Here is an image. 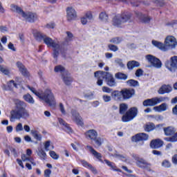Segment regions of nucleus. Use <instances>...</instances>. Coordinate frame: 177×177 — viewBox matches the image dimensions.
Wrapping results in <instances>:
<instances>
[{
  "mask_svg": "<svg viewBox=\"0 0 177 177\" xmlns=\"http://www.w3.org/2000/svg\"><path fill=\"white\" fill-rule=\"evenodd\" d=\"M15 106L17 110H12L10 111V121H13V120H20L21 118L26 119L30 117L28 111L26 109V107H27L26 102L20 100H16Z\"/></svg>",
  "mask_w": 177,
  "mask_h": 177,
  "instance_id": "f257e3e1",
  "label": "nucleus"
},
{
  "mask_svg": "<svg viewBox=\"0 0 177 177\" xmlns=\"http://www.w3.org/2000/svg\"><path fill=\"white\" fill-rule=\"evenodd\" d=\"M120 114H123L122 116V122H129L132 121L138 115V108L133 106L128 110V105L126 103H122L119 106Z\"/></svg>",
  "mask_w": 177,
  "mask_h": 177,
  "instance_id": "f03ea898",
  "label": "nucleus"
},
{
  "mask_svg": "<svg viewBox=\"0 0 177 177\" xmlns=\"http://www.w3.org/2000/svg\"><path fill=\"white\" fill-rule=\"evenodd\" d=\"M28 88L32 93H34V95H35V96H37L40 100H43L48 105L52 106L53 103H55V95H53L52 90L46 88L44 90V93H39L32 86H28Z\"/></svg>",
  "mask_w": 177,
  "mask_h": 177,
  "instance_id": "7ed1b4c3",
  "label": "nucleus"
},
{
  "mask_svg": "<svg viewBox=\"0 0 177 177\" xmlns=\"http://www.w3.org/2000/svg\"><path fill=\"white\" fill-rule=\"evenodd\" d=\"M131 19H132V13L128 12H122L113 17L112 24L115 27H118V28H122V25L124 23L131 22Z\"/></svg>",
  "mask_w": 177,
  "mask_h": 177,
  "instance_id": "20e7f679",
  "label": "nucleus"
},
{
  "mask_svg": "<svg viewBox=\"0 0 177 177\" xmlns=\"http://www.w3.org/2000/svg\"><path fill=\"white\" fill-rule=\"evenodd\" d=\"M10 8L12 12H17V13H19V15H21L22 17L26 19L28 23H35V21L38 20V15L37 13L32 12L26 13V12H24L21 8L15 4H11Z\"/></svg>",
  "mask_w": 177,
  "mask_h": 177,
  "instance_id": "39448f33",
  "label": "nucleus"
},
{
  "mask_svg": "<svg viewBox=\"0 0 177 177\" xmlns=\"http://www.w3.org/2000/svg\"><path fill=\"white\" fill-rule=\"evenodd\" d=\"M84 136L88 140H91V145L94 147H100L103 145L104 140L102 138L97 137V131L95 129H90L84 133Z\"/></svg>",
  "mask_w": 177,
  "mask_h": 177,
  "instance_id": "423d86ee",
  "label": "nucleus"
},
{
  "mask_svg": "<svg viewBox=\"0 0 177 177\" xmlns=\"http://www.w3.org/2000/svg\"><path fill=\"white\" fill-rule=\"evenodd\" d=\"M99 75H104L103 78H104L108 86L113 87V86H115V85H117L115 79L111 75V73H110L109 72L102 71H97L94 73L95 77H99Z\"/></svg>",
  "mask_w": 177,
  "mask_h": 177,
  "instance_id": "0eeeda50",
  "label": "nucleus"
},
{
  "mask_svg": "<svg viewBox=\"0 0 177 177\" xmlns=\"http://www.w3.org/2000/svg\"><path fill=\"white\" fill-rule=\"evenodd\" d=\"M54 71L55 73H61L62 76V80L66 85H71L73 82V77L70 75V74L66 73V75L63 74V73H66V68L62 65L56 66L54 68Z\"/></svg>",
  "mask_w": 177,
  "mask_h": 177,
  "instance_id": "6e6552de",
  "label": "nucleus"
},
{
  "mask_svg": "<svg viewBox=\"0 0 177 177\" xmlns=\"http://www.w3.org/2000/svg\"><path fill=\"white\" fill-rule=\"evenodd\" d=\"M136 164L138 168H141V169H145V171H148L150 172L151 171V164L149 163L147 160H145L143 158L134 157Z\"/></svg>",
  "mask_w": 177,
  "mask_h": 177,
  "instance_id": "1a4fd4ad",
  "label": "nucleus"
},
{
  "mask_svg": "<svg viewBox=\"0 0 177 177\" xmlns=\"http://www.w3.org/2000/svg\"><path fill=\"white\" fill-rule=\"evenodd\" d=\"M165 98L162 97H155L150 99L145 100L142 102V105L144 107H154V106H157L161 102H164Z\"/></svg>",
  "mask_w": 177,
  "mask_h": 177,
  "instance_id": "9d476101",
  "label": "nucleus"
},
{
  "mask_svg": "<svg viewBox=\"0 0 177 177\" xmlns=\"http://www.w3.org/2000/svg\"><path fill=\"white\" fill-rule=\"evenodd\" d=\"M145 58L152 67H154L155 68H161V67H162V62H161V60L156 56L147 55Z\"/></svg>",
  "mask_w": 177,
  "mask_h": 177,
  "instance_id": "9b49d317",
  "label": "nucleus"
},
{
  "mask_svg": "<svg viewBox=\"0 0 177 177\" xmlns=\"http://www.w3.org/2000/svg\"><path fill=\"white\" fill-rule=\"evenodd\" d=\"M146 140H149V134L145 133H138L131 137V141L135 143H138V142H146Z\"/></svg>",
  "mask_w": 177,
  "mask_h": 177,
  "instance_id": "f8f14e48",
  "label": "nucleus"
},
{
  "mask_svg": "<svg viewBox=\"0 0 177 177\" xmlns=\"http://www.w3.org/2000/svg\"><path fill=\"white\" fill-rule=\"evenodd\" d=\"M135 15L139 20H140L141 23H144L145 24H149L150 21H151L152 19L151 17L149 15H146L145 14H142V12L139 11H136Z\"/></svg>",
  "mask_w": 177,
  "mask_h": 177,
  "instance_id": "ddd939ff",
  "label": "nucleus"
},
{
  "mask_svg": "<svg viewBox=\"0 0 177 177\" xmlns=\"http://www.w3.org/2000/svg\"><path fill=\"white\" fill-rule=\"evenodd\" d=\"M71 114L73 118V120L77 125H78V127H84V120L82 119V117L80 115V113L75 110H72Z\"/></svg>",
  "mask_w": 177,
  "mask_h": 177,
  "instance_id": "4468645a",
  "label": "nucleus"
},
{
  "mask_svg": "<svg viewBox=\"0 0 177 177\" xmlns=\"http://www.w3.org/2000/svg\"><path fill=\"white\" fill-rule=\"evenodd\" d=\"M43 41L44 43L48 46V48H57V49H60V44L55 42V40H53L52 38L46 35Z\"/></svg>",
  "mask_w": 177,
  "mask_h": 177,
  "instance_id": "2eb2a0df",
  "label": "nucleus"
},
{
  "mask_svg": "<svg viewBox=\"0 0 177 177\" xmlns=\"http://www.w3.org/2000/svg\"><path fill=\"white\" fill-rule=\"evenodd\" d=\"M122 93L123 96L124 100H128L129 99H131V97H133L135 95V90L134 88H123L122 90Z\"/></svg>",
  "mask_w": 177,
  "mask_h": 177,
  "instance_id": "dca6fc26",
  "label": "nucleus"
},
{
  "mask_svg": "<svg viewBox=\"0 0 177 177\" xmlns=\"http://www.w3.org/2000/svg\"><path fill=\"white\" fill-rule=\"evenodd\" d=\"M66 17L68 21H73L77 19V12L73 7H68L66 8Z\"/></svg>",
  "mask_w": 177,
  "mask_h": 177,
  "instance_id": "f3484780",
  "label": "nucleus"
},
{
  "mask_svg": "<svg viewBox=\"0 0 177 177\" xmlns=\"http://www.w3.org/2000/svg\"><path fill=\"white\" fill-rule=\"evenodd\" d=\"M149 146L151 149H153V150H157V149H160L164 146V141L160 138L153 139L150 142Z\"/></svg>",
  "mask_w": 177,
  "mask_h": 177,
  "instance_id": "a211bd4d",
  "label": "nucleus"
},
{
  "mask_svg": "<svg viewBox=\"0 0 177 177\" xmlns=\"http://www.w3.org/2000/svg\"><path fill=\"white\" fill-rule=\"evenodd\" d=\"M17 67L19 68L23 77H26V78H28V77H30V72H28V70H27V68H26V66H24L23 63L17 62Z\"/></svg>",
  "mask_w": 177,
  "mask_h": 177,
  "instance_id": "6ab92c4d",
  "label": "nucleus"
},
{
  "mask_svg": "<svg viewBox=\"0 0 177 177\" xmlns=\"http://www.w3.org/2000/svg\"><path fill=\"white\" fill-rule=\"evenodd\" d=\"M111 96L112 99L115 100L116 102H122L124 100L122 90H121L120 91L118 90L113 91L111 93Z\"/></svg>",
  "mask_w": 177,
  "mask_h": 177,
  "instance_id": "aec40b11",
  "label": "nucleus"
},
{
  "mask_svg": "<svg viewBox=\"0 0 177 177\" xmlns=\"http://www.w3.org/2000/svg\"><path fill=\"white\" fill-rule=\"evenodd\" d=\"M86 149H88V151H90V153H91L92 155L94 157H95L97 158V160H98V161H100V162H103V160H102V153L95 151V149H93V147H92L91 145H87Z\"/></svg>",
  "mask_w": 177,
  "mask_h": 177,
  "instance_id": "412c9836",
  "label": "nucleus"
},
{
  "mask_svg": "<svg viewBox=\"0 0 177 177\" xmlns=\"http://www.w3.org/2000/svg\"><path fill=\"white\" fill-rule=\"evenodd\" d=\"M165 44L169 48H175L177 44L176 39L174 36H168L165 39Z\"/></svg>",
  "mask_w": 177,
  "mask_h": 177,
  "instance_id": "4be33fe9",
  "label": "nucleus"
},
{
  "mask_svg": "<svg viewBox=\"0 0 177 177\" xmlns=\"http://www.w3.org/2000/svg\"><path fill=\"white\" fill-rule=\"evenodd\" d=\"M171 91L172 87L170 85L164 84L159 88L158 94L165 95V93H169Z\"/></svg>",
  "mask_w": 177,
  "mask_h": 177,
  "instance_id": "5701e85b",
  "label": "nucleus"
},
{
  "mask_svg": "<svg viewBox=\"0 0 177 177\" xmlns=\"http://www.w3.org/2000/svg\"><path fill=\"white\" fill-rule=\"evenodd\" d=\"M104 161L106 164V165H108V167H110V169L112 171H114L115 172H122V170H121L120 169H118V167H117V165H115V163L111 162L110 160H109L107 159H104Z\"/></svg>",
  "mask_w": 177,
  "mask_h": 177,
  "instance_id": "b1692460",
  "label": "nucleus"
},
{
  "mask_svg": "<svg viewBox=\"0 0 177 177\" xmlns=\"http://www.w3.org/2000/svg\"><path fill=\"white\" fill-rule=\"evenodd\" d=\"M80 162L82 165V167H84V168H88V169H90L93 174H97V170L96 168L93 167L92 165H91L89 162H88L86 160H80Z\"/></svg>",
  "mask_w": 177,
  "mask_h": 177,
  "instance_id": "393cba45",
  "label": "nucleus"
},
{
  "mask_svg": "<svg viewBox=\"0 0 177 177\" xmlns=\"http://www.w3.org/2000/svg\"><path fill=\"white\" fill-rule=\"evenodd\" d=\"M92 20L93 19V15H92V12L88 11L85 13V17L81 18V23L83 26H85L86 23H88V20Z\"/></svg>",
  "mask_w": 177,
  "mask_h": 177,
  "instance_id": "a878e982",
  "label": "nucleus"
},
{
  "mask_svg": "<svg viewBox=\"0 0 177 177\" xmlns=\"http://www.w3.org/2000/svg\"><path fill=\"white\" fill-rule=\"evenodd\" d=\"M21 158L24 162H26V161H29L30 164L33 165V167H35V165H37V162H35V160L32 157H28L27 155L23 153L21 156Z\"/></svg>",
  "mask_w": 177,
  "mask_h": 177,
  "instance_id": "bb28decb",
  "label": "nucleus"
},
{
  "mask_svg": "<svg viewBox=\"0 0 177 177\" xmlns=\"http://www.w3.org/2000/svg\"><path fill=\"white\" fill-rule=\"evenodd\" d=\"M33 37L36 41L38 42H42L44 39H45V37H46V35L43 34L41 32H36L33 33Z\"/></svg>",
  "mask_w": 177,
  "mask_h": 177,
  "instance_id": "cd10ccee",
  "label": "nucleus"
},
{
  "mask_svg": "<svg viewBox=\"0 0 177 177\" xmlns=\"http://www.w3.org/2000/svg\"><path fill=\"white\" fill-rule=\"evenodd\" d=\"M140 66V63L138 61L132 60L129 61L127 62V68L128 70H133L136 67H139Z\"/></svg>",
  "mask_w": 177,
  "mask_h": 177,
  "instance_id": "c85d7f7f",
  "label": "nucleus"
},
{
  "mask_svg": "<svg viewBox=\"0 0 177 177\" xmlns=\"http://www.w3.org/2000/svg\"><path fill=\"white\" fill-rule=\"evenodd\" d=\"M115 78L120 81H127L128 80V75L122 72H118L115 74Z\"/></svg>",
  "mask_w": 177,
  "mask_h": 177,
  "instance_id": "c756f323",
  "label": "nucleus"
},
{
  "mask_svg": "<svg viewBox=\"0 0 177 177\" xmlns=\"http://www.w3.org/2000/svg\"><path fill=\"white\" fill-rule=\"evenodd\" d=\"M156 129V124L153 122H149L144 126V130L145 132H151Z\"/></svg>",
  "mask_w": 177,
  "mask_h": 177,
  "instance_id": "7c9ffc66",
  "label": "nucleus"
},
{
  "mask_svg": "<svg viewBox=\"0 0 177 177\" xmlns=\"http://www.w3.org/2000/svg\"><path fill=\"white\" fill-rule=\"evenodd\" d=\"M23 97L25 102H27L30 104H34V103H35L34 98L32 97V96H31V95H30V93L24 95Z\"/></svg>",
  "mask_w": 177,
  "mask_h": 177,
  "instance_id": "2f4dec72",
  "label": "nucleus"
},
{
  "mask_svg": "<svg viewBox=\"0 0 177 177\" xmlns=\"http://www.w3.org/2000/svg\"><path fill=\"white\" fill-rule=\"evenodd\" d=\"M99 19L101 20V21L107 23V21H109V15H107L106 12H102L100 13Z\"/></svg>",
  "mask_w": 177,
  "mask_h": 177,
  "instance_id": "473e14b6",
  "label": "nucleus"
},
{
  "mask_svg": "<svg viewBox=\"0 0 177 177\" xmlns=\"http://www.w3.org/2000/svg\"><path fill=\"white\" fill-rule=\"evenodd\" d=\"M152 44L153 45V46L158 48V49H160L161 50H164V49H165V46L164 45V44L160 41L152 40Z\"/></svg>",
  "mask_w": 177,
  "mask_h": 177,
  "instance_id": "72a5a7b5",
  "label": "nucleus"
},
{
  "mask_svg": "<svg viewBox=\"0 0 177 177\" xmlns=\"http://www.w3.org/2000/svg\"><path fill=\"white\" fill-rule=\"evenodd\" d=\"M153 110H156V111H159V112L165 111L167 110V104L163 103L159 106H154Z\"/></svg>",
  "mask_w": 177,
  "mask_h": 177,
  "instance_id": "f704fd0d",
  "label": "nucleus"
},
{
  "mask_svg": "<svg viewBox=\"0 0 177 177\" xmlns=\"http://www.w3.org/2000/svg\"><path fill=\"white\" fill-rule=\"evenodd\" d=\"M37 155L39 157H40V160L42 161H45V160L47 158L46 152H45V151H44L42 149L39 150Z\"/></svg>",
  "mask_w": 177,
  "mask_h": 177,
  "instance_id": "c9c22d12",
  "label": "nucleus"
},
{
  "mask_svg": "<svg viewBox=\"0 0 177 177\" xmlns=\"http://www.w3.org/2000/svg\"><path fill=\"white\" fill-rule=\"evenodd\" d=\"M126 83L127 84V85H129V86H133L134 88L136 86H139V82L133 79L127 80Z\"/></svg>",
  "mask_w": 177,
  "mask_h": 177,
  "instance_id": "e433bc0d",
  "label": "nucleus"
},
{
  "mask_svg": "<svg viewBox=\"0 0 177 177\" xmlns=\"http://www.w3.org/2000/svg\"><path fill=\"white\" fill-rule=\"evenodd\" d=\"M13 86L17 88V83L15 82V80H10L9 82L7 83V89H8V91H12Z\"/></svg>",
  "mask_w": 177,
  "mask_h": 177,
  "instance_id": "4c0bfd02",
  "label": "nucleus"
},
{
  "mask_svg": "<svg viewBox=\"0 0 177 177\" xmlns=\"http://www.w3.org/2000/svg\"><path fill=\"white\" fill-rule=\"evenodd\" d=\"M152 2L156 5V6H160V8H162V6H165V0H152Z\"/></svg>",
  "mask_w": 177,
  "mask_h": 177,
  "instance_id": "58836bf2",
  "label": "nucleus"
},
{
  "mask_svg": "<svg viewBox=\"0 0 177 177\" xmlns=\"http://www.w3.org/2000/svg\"><path fill=\"white\" fill-rule=\"evenodd\" d=\"M32 136L36 140L41 141L42 139V136L41 134L38 133L37 131H32Z\"/></svg>",
  "mask_w": 177,
  "mask_h": 177,
  "instance_id": "ea45409f",
  "label": "nucleus"
},
{
  "mask_svg": "<svg viewBox=\"0 0 177 177\" xmlns=\"http://www.w3.org/2000/svg\"><path fill=\"white\" fill-rule=\"evenodd\" d=\"M122 41V39H120V37H113L112 38L109 42H111V44H115V45H118V44H121V41Z\"/></svg>",
  "mask_w": 177,
  "mask_h": 177,
  "instance_id": "a19ab883",
  "label": "nucleus"
},
{
  "mask_svg": "<svg viewBox=\"0 0 177 177\" xmlns=\"http://www.w3.org/2000/svg\"><path fill=\"white\" fill-rule=\"evenodd\" d=\"M49 154L53 160H59V154L56 153L55 151H50Z\"/></svg>",
  "mask_w": 177,
  "mask_h": 177,
  "instance_id": "79ce46f5",
  "label": "nucleus"
},
{
  "mask_svg": "<svg viewBox=\"0 0 177 177\" xmlns=\"http://www.w3.org/2000/svg\"><path fill=\"white\" fill-rule=\"evenodd\" d=\"M0 71L5 75H9L10 74V71L8 68H3L2 65H0Z\"/></svg>",
  "mask_w": 177,
  "mask_h": 177,
  "instance_id": "37998d69",
  "label": "nucleus"
},
{
  "mask_svg": "<svg viewBox=\"0 0 177 177\" xmlns=\"http://www.w3.org/2000/svg\"><path fill=\"white\" fill-rule=\"evenodd\" d=\"M162 167H164V168H171V162L168 160H164L162 162Z\"/></svg>",
  "mask_w": 177,
  "mask_h": 177,
  "instance_id": "c03bdc74",
  "label": "nucleus"
},
{
  "mask_svg": "<svg viewBox=\"0 0 177 177\" xmlns=\"http://www.w3.org/2000/svg\"><path fill=\"white\" fill-rule=\"evenodd\" d=\"M102 77L103 78L104 75H99L98 77H95V78H97V85H98V86H102V85H103V80L100 79Z\"/></svg>",
  "mask_w": 177,
  "mask_h": 177,
  "instance_id": "a18cd8bd",
  "label": "nucleus"
},
{
  "mask_svg": "<svg viewBox=\"0 0 177 177\" xmlns=\"http://www.w3.org/2000/svg\"><path fill=\"white\" fill-rule=\"evenodd\" d=\"M115 62L116 63V64H118V66L122 68H124L125 67V64H124V62H122V59L118 58L115 60Z\"/></svg>",
  "mask_w": 177,
  "mask_h": 177,
  "instance_id": "49530a36",
  "label": "nucleus"
},
{
  "mask_svg": "<svg viewBox=\"0 0 177 177\" xmlns=\"http://www.w3.org/2000/svg\"><path fill=\"white\" fill-rule=\"evenodd\" d=\"M108 48L109 50H111L112 52H117V50H118V46L114 44H109Z\"/></svg>",
  "mask_w": 177,
  "mask_h": 177,
  "instance_id": "de8ad7c7",
  "label": "nucleus"
},
{
  "mask_svg": "<svg viewBox=\"0 0 177 177\" xmlns=\"http://www.w3.org/2000/svg\"><path fill=\"white\" fill-rule=\"evenodd\" d=\"M102 99H103V100H104V102L105 103H107V102L111 101V96L107 95H104L102 96Z\"/></svg>",
  "mask_w": 177,
  "mask_h": 177,
  "instance_id": "09e8293b",
  "label": "nucleus"
},
{
  "mask_svg": "<svg viewBox=\"0 0 177 177\" xmlns=\"http://www.w3.org/2000/svg\"><path fill=\"white\" fill-rule=\"evenodd\" d=\"M53 56L54 59H57V57H59V50L57 49V48H53Z\"/></svg>",
  "mask_w": 177,
  "mask_h": 177,
  "instance_id": "8fccbe9b",
  "label": "nucleus"
},
{
  "mask_svg": "<svg viewBox=\"0 0 177 177\" xmlns=\"http://www.w3.org/2000/svg\"><path fill=\"white\" fill-rule=\"evenodd\" d=\"M71 39L68 38V37H65L64 39V41H63L62 44H61V46H64L66 45H68V42H71Z\"/></svg>",
  "mask_w": 177,
  "mask_h": 177,
  "instance_id": "3c124183",
  "label": "nucleus"
},
{
  "mask_svg": "<svg viewBox=\"0 0 177 177\" xmlns=\"http://www.w3.org/2000/svg\"><path fill=\"white\" fill-rule=\"evenodd\" d=\"M49 147H50V141H46L44 142V149L46 150V151H49Z\"/></svg>",
  "mask_w": 177,
  "mask_h": 177,
  "instance_id": "603ef678",
  "label": "nucleus"
},
{
  "mask_svg": "<svg viewBox=\"0 0 177 177\" xmlns=\"http://www.w3.org/2000/svg\"><path fill=\"white\" fill-rule=\"evenodd\" d=\"M59 110L63 115H66V109H64V105H63V103H59Z\"/></svg>",
  "mask_w": 177,
  "mask_h": 177,
  "instance_id": "864d4df0",
  "label": "nucleus"
},
{
  "mask_svg": "<svg viewBox=\"0 0 177 177\" xmlns=\"http://www.w3.org/2000/svg\"><path fill=\"white\" fill-rule=\"evenodd\" d=\"M102 91L104 92L105 93H111L113 90L107 86H103Z\"/></svg>",
  "mask_w": 177,
  "mask_h": 177,
  "instance_id": "5fc2aeb1",
  "label": "nucleus"
},
{
  "mask_svg": "<svg viewBox=\"0 0 177 177\" xmlns=\"http://www.w3.org/2000/svg\"><path fill=\"white\" fill-rule=\"evenodd\" d=\"M16 132H20L23 131V124L21 123H19L15 127Z\"/></svg>",
  "mask_w": 177,
  "mask_h": 177,
  "instance_id": "6e6d98bb",
  "label": "nucleus"
},
{
  "mask_svg": "<svg viewBox=\"0 0 177 177\" xmlns=\"http://www.w3.org/2000/svg\"><path fill=\"white\" fill-rule=\"evenodd\" d=\"M65 128L66 129V132H67V133H73V129L70 127V124H68V123L66 124Z\"/></svg>",
  "mask_w": 177,
  "mask_h": 177,
  "instance_id": "4d7b16f0",
  "label": "nucleus"
},
{
  "mask_svg": "<svg viewBox=\"0 0 177 177\" xmlns=\"http://www.w3.org/2000/svg\"><path fill=\"white\" fill-rule=\"evenodd\" d=\"M55 26L56 24H55V22H50L45 26L46 28H55Z\"/></svg>",
  "mask_w": 177,
  "mask_h": 177,
  "instance_id": "13d9d810",
  "label": "nucleus"
},
{
  "mask_svg": "<svg viewBox=\"0 0 177 177\" xmlns=\"http://www.w3.org/2000/svg\"><path fill=\"white\" fill-rule=\"evenodd\" d=\"M141 75H143V70L141 68L137 69L136 71V76L141 77Z\"/></svg>",
  "mask_w": 177,
  "mask_h": 177,
  "instance_id": "bf43d9fd",
  "label": "nucleus"
},
{
  "mask_svg": "<svg viewBox=\"0 0 177 177\" xmlns=\"http://www.w3.org/2000/svg\"><path fill=\"white\" fill-rule=\"evenodd\" d=\"M50 174H52V171L49 169H46L44 170V177H50Z\"/></svg>",
  "mask_w": 177,
  "mask_h": 177,
  "instance_id": "052dcab7",
  "label": "nucleus"
},
{
  "mask_svg": "<svg viewBox=\"0 0 177 177\" xmlns=\"http://www.w3.org/2000/svg\"><path fill=\"white\" fill-rule=\"evenodd\" d=\"M58 122L60 124V125H63V127H65L66 125H67V122H66V121H64V120H63V118H58Z\"/></svg>",
  "mask_w": 177,
  "mask_h": 177,
  "instance_id": "680f3d73",
  "label": "nucleus"
},
{
  "mask_svg": "<svg viewBox=\"0 0 177 177\" xmlns=\"http://www.w3.org/2000/svg\"><path fill=\"white\" fill-rule=\"evenodd\" d=\"M17 162L19 165V167H21V168H22V169H24V165L23 164V160L21 159L17 158Z\"/></svg>",
  "mask_w": 177,
  "mask_h": 177,
  "instance_id": "e2e57ef3",
  "label": "nucleus"
},
{
  "mask_svg": "<svg viewBox=\"0 0 177 177\" xmlns=\"http://www.w3.org/2000/svg\"><path fill=\"white\" fill-rule=\"evenodd\" d=\"M8 49H10L13 52H16V48H15V45L12 43L8 44Z\"/></svg>",
  "mask_w": 177,
  "mask_h": 177,
  "instance_id": "0e129e2a",
  "label": "nucleus"
},
{
  "mask_svg": "<svg viewBox=\"0 0 177 177\" xmlns=\"http://www.w3.org/2000/svg\"><path fill=\"white\" fill-rule=\"evenodd\" d=\"M171 161L173 164H176L177 165V154H175L172 156Z\"/></svg>",
  "mask_w": 177,
  "mask_h": 177,
  "instance_id": "69168bd1",
  "label": "nucleus"
},
{
  "mask_svg": "<svg viewBox=\"0 0 177 177\" xmlns=\"http://www.w3.org/2000/svg\"><path fill=\"white\" fill-rule=\"evenodd\" d=\"M152 154H153L154 156H162V153L160 151L153 150Z\"/></svg>",
  "mask_w": 177,
  "mask_h": 177,
  "instance_id": "338daca9",
  "label": "nucleus"
},
{
  "mask_svg": "<svg viewBox=\"0 0 177 177\" xmlns=\"http://www.w3.org/2000/svg\"><path fill=\"white\" fill-rule=\"evenodd\" d=\"M172 113L174 115H177V104L172 109Z\"/></svg>",
  "mask_w": 177,
  "mask_h": 177,
  "instance_id": "774afa93",
  "label": "nucleus"
}]
</instances>
